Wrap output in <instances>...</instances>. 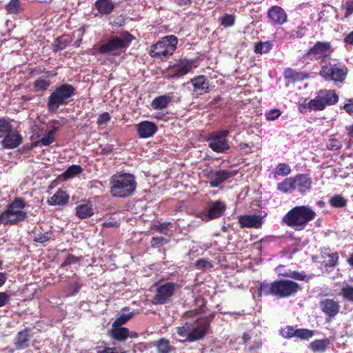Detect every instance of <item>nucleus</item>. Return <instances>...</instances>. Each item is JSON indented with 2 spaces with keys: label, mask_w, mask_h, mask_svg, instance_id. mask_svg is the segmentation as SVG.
Segmentation results:
<instances>
[{
  "label": "nucleus",
  "mask_w": 353,
  "mask_h": 353,
  "mask_svg": "<svg viewBox=\"0 0 353 353\" xmlns=\"http://www.w3.org/2000/svg\"><path fill=\"white\" fill-rule=\"evenodd\" d=\"M201 307L185 312L181 318V325L176 327L177 334L186 341L193 342L202 339L210 327V321L201 316Z\"/></svg>",
  "instance_id": "1"
},
{
  "label": "nucleus",
  "mask_w": 353,
  "mask_h": 353,
  "mask_svg": "<svg viewBox=\"0 0 353 353\" xmlns=\"http://www.w3.org/2000/svg\"><path fill=\"white\" fill-rule=\"evenodd\" d=\"M316 216V212L310 205H296L283 216L282 223L296 231H301Z\"/></svg>",
  "instance_id": "2"
},
{
  "label": "nucleus",
  "mask_w": 353,
  "mask_h": 353,
  "mask_svg": "<svg viewBox=\"0 0 353 353\" xmlns=\"http://www.w3.org/2000/svg\"><path fill=\"white\" fill-rule=\"evenodd\" d=\"M110 188L113 197L125 198L134 192L137 181L132 174L118 172L111 176Z\"/></svg>",
  "instance_id": "3"
},
{
  "label": "nucleus",
  "mask_w": 353,
  "mask_h": 353,
  "mask_svg": "<svg viewBox=\"0 0 353 353\" xmlns=\"http://www.w3.org/2000/svg\"><path fill=\"white\" fill-rule=\"evenodd\" d=\"M25 207L24 200L16 198L0 214V223L5 225H14L26 221L28 214L24 210Z\"/></svg>",
  "instance_id": "4"
},
{
  "label": "nucleus",
  "mask_w": 353,
  "mask_h": 353,
  "mask_svg": "<svg viewBox=\"0 0 353 353\" xmlns=\"http://www.w3.org/2000/svg\"><path fill=\"white\" fill-rule=\"evenodd\" d=\"M75 88L70 84L64 83L55 88L48 99L47 107L49 112H56L61 105H65L74 94Z\"/></svg>",
  "instance_id": "5"
},
{
  "label": "nucleus",
  "mask_w": 353,
  "mask_h": 353,
  "mask_svg": "<svg viewBox=\"0 0 353 353\" xmlns=\"http://www.w3.org/2000/svg\"><path fill=\"white\" fill-rule=\"evenodd\" d=\"M178 39L174 35L165 36L156 44L151 46L149 54L152 57L167 59L176 50Z\"/></svg>",
  "instance_id": "6"
},
{
  "label": "nucleus",
  "mask_w": 353,
  "mask_h": 353,
  "mask_svg": "<svg viewBox=\"0 0 353 353\" xmlns=\"http://www.w3.org/2000/svg\"><path fill=\"white\" fill-rule=\"evenodd\" d=\"M348 73L345 65L341 63L328 62L322 66L319 74L328 81L343 83L345 81Z\"/></svg>",
  "instance_id": "7"
},
{
  "label": "nucleus",
  "mask_w": 353,
  "mask_h": 353,
  "mask_svg": "<svg viewBox=\"0 0 353 353\" xmlns=\"http://www.w3.org/2000/svg\"><path fill=\"white\" fill-rule=\"evenodd\" d=\"M339 101V96L333 90H321L306 106L312 110L321 111L327 105H332Z\"/></svg>",
  "instance_id": "8"
},
{
  "label": "nucleus",
  "mask_w": 353,
  "mask_h": 353,
  "mask_svg": "<svg viewBox=\"0 0 353 353\" xmlns=\"http://www.w3.org/2000/svg\"><path fill=\"white\" fill-rule=\"evenodd\" d=\"M131 41L132 36L128 33L121 37H114L100 46L99 52L111 55L118 54L119 52L125 50Z\"/></svg>",
  "instance_id": "9"
},
{
  "label": "nucleus",
  "mask_w": 353,
  "mask_h": 353,
  "mask_svg": "<svg viewBox=\"0 0 353 353\" xmlns=\"http://www.w3.org/2000/svg\"><path fill=\"white\" fill-rule=\"evenodd\" d=\"M229 130H223L213 134L208 140L209 147L216 152L223 153L230 147L227 139Z\"/></svg>",
  "instance_id": "10"
},
{
  "label": "nucleus",
  "mask_w": 353,
  "mask_h": 353,
  "mask_svg": "<svg viewBox=\"0 0 353 353\" xmlns=\"http://www.w3.org/2000/svg\"><path fill=\"white\" fill-rule=\"evenodd\" d=\"M275 296L285 298L295 294L299 290V285L291 280L280 279L274 281Z\"/></svg>",
  "instance_id": "11"
},
{
  "label": "nucleus",
  "mask_w": 353,
  "mask_h": 353,
  "mask_svg": "<svg viewBox=\"0 0 353 353\" xmlns=\"http://www.w3.org/2000/svg\"><path fill=\"white\" fill-rule=\"evenodd\" d=\"M334 49L328 41H318L307 51V54L312 59H324L330 56Z\"/></svg>",
  "instance_id": "12"
},
{
  "label": "nucleus",
  "mask_w": 353,
  "mask_h": 353,
  "mask_svg": "<svg viewBox=\"0 0 353 353\" xmlns=\"http://www.w3.org/2000/svg\"><path fill=\"white\" fill-rule=\"evenodd\" d=\"M176 287V285L172 282H168L159 286L157 289V293L153 298L152 303L156 305L166 303L174 294Z\"/></svg>",
  "instance_id": "13"
},
{
  "label": "nucleus",
  "mask_w": 353,
  "mask_h": 353,
  "mask_svg": "<svg viewBox=\"0 0 353 353\" xmlns=\"http://www.w3.org/2000/svg\"><path fill=\"white\" fill-rule=\"evenodd\" d=\"M226 210L225 204L220 201H216L209 206L208 210L199 213V217L203 221H209L210 220L217 219L222 216Z\"/></svg>",
  "instance_id": "14"
},
{
  "label": "nucleus",
  "mask_w": 353,
  "mask_h": 353,
  "mask_svg": "<svg viewBox=\"0 0 353 353\" xmlns=\"http://www.w3.org/2000/svg\"><path fill=\"white\" fill-rule=\"evenodd\" d=\"M236 174L234 171L226 170H210L207 177L209 179L210 186L211 188H217L227 179L234 176Z\"/></svg>",
  "instance_id": "15"
},
{
  "label": "nucleus",
  "mask_w": 353,
  "mask_h": 353,
  "mask_svg": "<svg viewBox=\"0 0 353 353\" xmlns=\"http://www.w3.org/2000/svg\"><path fill=\"white\" fill-rule=\"evenodd\" d=\"M293 180L294 190H298L300 194H303L310 190L312 181L308 174H298L293 177Z\"/></svg>",
  "instance_id": "16"
},
{
  "label": "nucleus",
  "mask_w": 353,
  "mask_h": 353,
  "mask_svg": "<svg viewBox=\"0 0 353 353\" xmlns=\"http://www.w3.org/2000/svg\"><path fill=\"white\" fill-rule=\"evenodd\" d=\"M268 17L274 25H283L288 19L285 11L277 6H272L268 10Z\"/></svg>",
  "instance_id": "17"
},
{
  "label": "nucleus",
  "mask_w": 353,
  "mask_h": 353,
  "mask_svg": "<svg viewBox=\"0 0 353 353\" xmlns=\"http://www.w3.org/2000/svg\"><path fill=\"white\" fill-rule=\"evenodd\" d=\"M1 142L2 147L5 149H14L17 148L21 143L23 138L17 131L12 130L3 137Z\"/></svg>",
  "instance_id": "18"
},
{
  "label": "nucleus",
  "mask_w": 353,
  "mask_h": 353,
  "mask_svg": "<svg viewBox=\"0 0 353 353\" xmlns=\"http://www.w3.org/2000/svg\"><path fill=\"white\" fill-rule=\"evenodd\" d=\"M137 130L140 138L147 139L157 132V126L151 121H144L137 125Z\"/></svg>",
  "instance_id": "19"
},
{
  "label": "nucleus",
  "mask_w": 353,
  "mask_h": 353,
  "mask_svg": "<svg viewBox=\"0 0 353 353\" xmlns=\"http://www.w3.org/2000/svg\"><path fill=\"white\" fill-rule=\"evenodd\" d=\"M242 228H259L263 223V217L259 214L243 215L239 217Z\"/></svg>",
  "instance_id": "20"
},
{
  "label": "nucleus",
  "mask_w": 353,
  "mask_h": 353,
  "mask_svg": "<svg viewBox=\"0 0 353 353\" xmlns=\"http://www.w3.org/2000/svg\"><path fill=\"white\" fill-rule=\"evenodd\" d=\"M320 307L323 312L331 317L335 316L340 309L339 303L334 299H324L320 303Z\"/></svg>",
  "instance_id": "21"
},
{
  "label": "nucleus",
  "mask_w": 353,
  "mask_h": 353,
  "mask_svg": "<svg viewBox=\"0 0 353 353\" xmlns=\"http://www.w3.org/2000/svg\"><path fill=\"white\" fill-rule=\"evenodd\" d=\"M274 281L272 283H268L263 281L261 283L257 282L255 285L256 291L258 296H268L270 294L275 296Z\"/></svg>",
  "instance_id": "22"
},
{
  "label": "nucleus",
  "mask_w": 353,
  "mask_h": 353,
  "mask_svg": "<svg viewBox=\"0 0 353 353\" xmlns=\"http://www.w3.org/2000/svg\"><path fill=\"white\" fill-rule=\"evenodd\" d=\"M110 336L117 341H124L130 335V330L128 328L119 325L114 326L112 325V328L110 330Z\"/></svg>",
  "instance_id": "23"
},
{
  "label": "nucleus",
  "mask_w": 353,
  "mask_h": 353,
  "mask_svg": "<svg viewBox=\"0 0 353 353\" xmlns=\"http://www.w3.org/2000/svg\"><path fill=\"white\" fill-rule=\"evenodd\" d=\"M191 83L194 87V91L197 94H203L208 92V84L204 75H199L191 79Z\"/></svg>",
  "instance_id": "24"
},
{
  "label": "nucleus",
  "mask_w": 353,
  "mask_h": 353,
  "mask_svg": "<svg viewBox=\"0 0 353 353\" xmlns=\"http://www.w3.org/2000/svg\"><path fill=\"white\" fill-rule=\"evenodd\" d=\"M28 330L19 332L16 338L14 345L17 350H23L28 347V342L30 339Z\"/></svg>",
  "instance_id": "25"
},
{
  "label": "nucleus",
  "mask_w": 353,
  "mask_h": 353,
  "mask_svg": "<svg viewBox=\"0 0 353 353\" xmlns=\"http://www.w3.org/2000/svg\"><path fill=\"white\" fill-rule=\"evenodd\" d=\"M76 215L81 219H86L94 214V209L90 203L78 205L76 208Z\"/></svg>",
  "instance_id": "26"
},
{
  "label": "nucleus",
  "mask_w": 353,
  "mask_h": 353,
  "mask_svg": "<svg viewBox=\"0 0 353 353\" xmlns=\"http://www.w3.org/2000/svg\"><path fill=\"white\" fill-rule=\"evenodd\" d=\"M94 6L101 14H108L112 12L115 6L111 0H97Z\"/></svg>",
  "instance_id": "27"
},
{
  "label": "nucleus",
  "mask_w": 353,
  "mask_h": 353,
  "mask_svg": "<svg viewBox=\"0 0 353 353\" xmlns=\"http://www.w3.org/2000/svg\"><path fill=\"white\" fill-rule=\"evenodd\" d=\"M68 195L64 191H57L48 201L50 205H60L68 203Z\"/></svg>",
  "instance_id": "28"
},
{
  "label": "nucleus",
  "mask_w": 353,
  "mask_h": 353,
  "mask_svg": "<svg viewBox=\"0 0 353 353\" xmlns=\"http://www.w3.org/2000/svg\"><path fill=\"white\" fill-rule=\"evenodd\" d=\"M154 345L158 353H170L175 351V348L170 345V341L165 338L157 341Z\"/></svg>",
  "instance_id": "29"
},
{
  "label": "nucleus",
  "mask_w": 353,
  "mask_h": 353,
  "mask_svg": "<svg viewBox=\"0 0 353 353\" xmlns=\"http://www.w3.org/2000/svg\"><path fill=\"white\" fill-rule=\"evenodd\" d=\"M57 128L53 127V128L50 130L47 134H44V136L39 141L35 142L33 145L48 146L50 145L54 141V136L57 132Z\"/></svg>",
  "instance_id": "30"
},
{
  "label": "nucleus",
  "mask_w": 353,
  "mask_h": 353,
  "mask_svg": "<svg viewBox=\"0 0 353 353\" xmlns=\"http://www.w3.org/2000/svg\"><path fill=\"white\" fill-rule=\"evenodd\" d=\"M277 190L283 193H291L294 190L293 177L285 179L277 184Z\"/></svg>",
  "instance_id": "31"
},
{
  "label": "nucleus",
  "mask_w": 353,
  "mask_h": 353,
  "mask_svg": "<svg viewBox=\"0 0 353 353\" xmlns=\"http://www.w3.org/2000/svg\"><path fill=\"white\" fill-rule=\"evenodd\" d=\"M170 101V98L166 95H161L154 99L151 106L154 110H162L165 108Z\"/></svg>",
  "instance_id": "32"
},
{
  "label": "nucleus",
  "mask_w": 353,
  "mask_h": 353,
  "mask_svg": "<svg viewBox=\"0 0 353 353\" xmlns=\"http://www.w3.org/2000/svg\"><path fill=\"white\" fill-rule=\"evenodd\" d=\"M6 10L9 14H18L21 12L23 8L20 0H10L6 5Z\"/></svg>",
  "instance_id": "33"
},
{
  "label": "nucleus",
  "mask_w": 353,
  "mask_h": 353,
  "mask_svg": "<svg viewBox=\"0 0 353 353\" xmlns=\"http://www.w3.org/2000/svg\"><path fill=\"white\" fill-rule=\"evenodd\" d=\"M192 69V65L188 62H181L174 68V76L182 77L188 74Z\"/></svg>",
  "instance_id": "34"
},
{
  "label": "nucleus",
  "mask_w": 353,
  "mask_h": 353,
  "mask_svg": "<svg viewBox=\"0 0 353 353\" xmlns=\"http://www.w3.org/2000/svg\"><path fill=\"white\" fill-rule=\"evenodd\" d=\"M325 266L334 267L337 264L339 256L337 252H325L323 254Z\"/></svg>",
  "instance_id": "35"
},
{
  "label": "nucleus",
  "mask_w": 353,
  "mask_h": 353,
  "mask_svg": "<svg viewBox=\"0 0 353 353\" xmlns=\"http://www.w3.org/2000/svg\"><path fill=\"white\" fill-rule=\"evenodd\" d=\"M272 43L270 41L260 42L255 45L254 52L256 54H262L263 53H268L272 48Z\"/></svg>",
  "instance_id": "36"
},
{
  "label": "nucleus",
  "mask_w": 353,
  "mask_h": 353,
  "mask_svg": "<svg viewBox=\"0 0 353 353\" xmlns=\"http://www.w3.org/2000/svg\"><path fill=\"white\" fill-rule=\"evenodd\" d=\"M83 169L80 165H72L63 172V176L65 179L72 178L81 173Z\"/></svg>",
  "instance_id": "37"
},
{
  "label": "nucleus",
  "mask_w": 353,
  "mask_h": 353,
  "mask_svg": "<svg viewBox=\"0 0 353 353\" xmlns=\"http://www.w3.org/2000/svg\"><path fill=\"white\" fill-rule=\"evenodd\" d=\"M50 85V81L46 79L40 77L33 83L34 88L36 91H43Z\"/></svg>",
  "instance_id": "38"
},
{
  "label": "nucleus",
  "mask_w": 353,
  "mask_h": 353,
  "mask_svg": "<svg viewBox=\"0 0 353 353\" xmlns=\"http://www.w3.org/2000/svg\"><path fill=\"white\" fill-rule=\"evenodd\" d=\"M328 345L327 340H315L310 347L314 352H324Z\"/></svg>",
  "instance_id": "39"
},
{
  "label": "nucleus",
  "mask_w": 353,
  "mask_h": 353,
  "mask_svg": "<svg viewBox=\"0 0 353 353\" xmlns=\"http://www.w3.org/2000/svg\"><path fill=\"white\" fill-rule=\"evenodd\" d=\"M220 22L221 26L225 28L232 27L235 22V17L233 14L225 13L221 18Z\"/></svg>",
  "instance_id": "40"
},
{
  "label": "nucleus",
  "mask_w": 353,
  "mask_h": 353,
  "mask_svg": "<svg viewBox=\"0 0 353 353\" xmlns=\"http://www.w3.org/2000/svg\"><path fill=\"white\" fill-rule=\"evenodd\" d=\"M330 203L335 208H342L346 205V200L340 194H336L331 197Z\"/></svg>",
  "instance_id": "41"
},
{
  "label": "nucleus",
  "mask_w": 353,
  "mask_h": 353,
  "mask_svg": "<svg viewBox=\"0 0 353 353\" xmlns=\"http://www.w3.org/2000/svg\"><path fill=\"white\" fill-rule=\"evenodd\" d=\"M12 125L3 119H0V137L3 138L4 136L7 135L12 132Z\"/></svg>",
  "instance_id": "42"
},
{
  "label": "nucleus",
  "mask_w": 353,
  "mask_h": 353,
  "mask_svg": "<svg viewBox=\"0 0 353 353\" xmlns=\"http://www.w3.org/2000/svg\"><path fill=\"white\" fill-rule=\"evenodd\" d=\"M134 312H130L128 314H121L114 320L112 324L114 326H121V325L128 322L131 318L134 316Z\"/></svg>",
  "instance_id": "43"
},
{
  "label": "nucleus",
  "mask_w": 353,
  "mask_h": 353,
  "mask_svg": "<svg viewBox=\"0 0 353 353\" xmlns=\"http://www.w3.org/2000/svg\"><path fill=\"white\" fill-rule=\"evenodd\" d=\"M276 172L279 176H285L290 174L291 168L288 164L281 163L276 166Z\"/></svg>",
  "instance_id": "44"
},
{
  "label": "nucleus",
  "mask_w": 353,
  "mask_h": 353,
  "mask_svg": "<svg viewBox=\"0 0 353 353\" xmlns=\"http://www.w3.org/2000/svg\"><path fill=\"white\" fill-rule=\"evenodd\" d=\"M314 335L313 331L307 329H297L296 330V336L297 338L303 340H308Z\"/></svg>",
  "instance_id": "45"
},
{
  "label": "nucleus",
  "mask_w": 353,
  "mask_h": 353,
  "mask_svg": "<svg viewBox=\"0 0 353 353\" xmlns=\"http://www.w3.org/2000/svg\"><path fill=\"white\" fill-rule=\"evenodd\" d=\"M327 149L330 151H337L342 148L341 142L337 139H330L326 145Z\"/></svg>",
  "instance_id": "46"
},
{
  "label": "nucleus",
  "mask_w": 353,
  "mask_h": 353,
  "mask_svg": "<svg viewBox=\"0 0 353 353\" xmlns=\"http://www.w3.org/2000/svg\"><path fill=\"white\" fill-rule=\"evenodd\" d=\"M307 32V28L305 26H298L296 29L293 30L290 34V39L301 38Z\"/></svg>",
  "instance_id": "47"
},
{
  "label": "nucleus",
  "mask_w": 353,
  "mask_h": 353,
  "mask_svg": "<svg viewBox=\"0 0 353 353\" xmlns=\"http://www.w3.org/2000/svg\"><path fill=\"white\" fill-rule=\"evenodd\" d=\"M281 114V112L279 109L274 108L267 111L265 114V117L268 121H274L277 119Z\"/></svg>",
  "instance_id": "48"
},
{
  "label": "nucleus",
  "mask_w": 353,
  "mask_h": 353,
  "mask_svg": "<svg viewBox=\"0 0 353 353\" xmlns=\"http://www.w3.org/2000/svg\"><path fill=\"white\" fill-rule=\"evenodd\" d=\"M341 294L343 296L350 301L353 302V287L350 285H346L342 288Z\"/></svg>",
  "instance_id": "49"
},
{
  "label": "nucleus",
  "mask_w": 353,
  "mask_h": 353,
  "mask_svg": "<svg viewBox=\"0 0 353 353\" xmlns=\"http://www.w3.org/2000/svg\"><path fill=\"white\" fill-rule=\"evenodd\" d=\"M51 234L50 232L41 233L39 232L34 234V241L38 243H45L50 240Z\"/></svg>",
  "instance_id": "50"
},
{
  "label": "nucleus",
  "mask_w": 353,
  "mask_h": 353,
  "mask_svg": "<svg viewBox=\"0 0 353 353\" xmlns=\"http://www.w3.org/2000/svg\"><path fill=\"white\" fill-rule=\"evenodd\" d=\"M281 334L284 338H291L296 336V330L292 326H287L285 328L281 329Z\"/></svg>",
  "instance_id": "51"
},
{
  "label": "nucleus",
  "mask_w": 353,
  "mask_h": 353,
  "mask_svg": "<svg viewBox=\"0 0 353 353\" xmlns=\"http://www.w3.org/2000/svg\"><path fill=\"white\" fill-rule=\"evenodd\" d=\"M66 41L63 37H59L55 39L54 43V48L55 51L61 50L66 47Z\"/></svg>",
  "instance_id": "52"
},
{
  "label": "nucleus",
  "mask_w": 353,
  "mask_h": 353,
  "mask_svg": "<svg viewBox=\"0 0 353 353\" xmlns=\"http://www.w3.org/2000/svg\"><path fill=\"white\" fill-rule=\"evenodd\" d=\"M110 119V115L108 112H103L101 114L98 119L97 123L98 125H105Z\"/></svg>",
  "instance_id": "53"
},
{
  "label": "nucleus",
  "mask_w": 353,
  "mask_h": 353,
  "mask_svg": "<svg viewBox=\"0 0 353 353\" xmlns=\"http://www.w3.org/2000/svg\"><path fill=\"white\" fill-rule=\"evenodd\" d=\"M285 276H288L290 278H292L294 279L299 280V281H303L306 275L303 272H291L290 273H287L283 274Z\"/></svg>",
  "instance_id": "54"
},
{
  "label": "nucleus",
  "mask_w": 353,
  "mask_h": 353,
  "mask_svg": "<svg viewBox=\"0 0 353 353\" xmlns=\"http://www.w3.org/2000/svg\"><path fill=\"white\" fill-rule=\"evenodd\" d=\"M166 243L167 240L163 237H153L151 241L152 246H160L165 244Z\"/></svg>",
  "instance_id": "55"
},
{
  "label": "nucleus",
  "mask_w": 353,
  "mask_h": 353,
  "mask_svg": "<svg viewBox=\"0 0 353 353\" xmlns=\"http://www.w3.org/2000/svg\"><path fill=\"white\" fill-rule=\"evenodd\" d=\"M81 287V285L77 282L70 284L68 287L69 294L74 295L77 294L80 290Z\"/></svg>",
  "instance_id": "56"
},
{
  "label": "nucleus",
  "mask_w": 353,
  "mask_h": 353,
  "mask_svg": "<svg viewBox=\"0 0 353 353\" xmlns=\"http://www.w3.org/2000/svg\"><path fill=\"white\" fill-rule=\"evenodd\" d=\"M78 258L73 256V255H71V254H69L67 258L65 259V261L62 263L61 265V267H64V266H67V265H71V264H74V263H76L77 262H78Z\"/></svg>",
  "instance_id": "57"
},
{
  "label": "nucleus",
  "mask_w": 353,
  "mask_h": 353,
  "mask_svg": "<svg viewBox=\"0 0 353 353\" xmlns=\"http://www.w3.org/2000/svg\"><path fill=\"white\" fill-rule=\"evenodd\" d=\"M343 109L350 115H353V99H350L343 105Z\"/></svg>",
  "instance_id": "58"
},
{
  "label": "nucleus",
  "mask_w": 353,
  "mask_h": 353,
  "mask_svg": "<svg viewBox=\"0 0 353 353\" xmlns=\"http://www.w3.org/2000/svg\"><path fill=\"white\" fill-rule=\"evenodd\" d=\"M98 353H125V352L117 347H106L104 349H103L102 350L98 351Z\"/></svg>",
  "instance_id": "59"
},
{
  "label": "nucleus",
  "mask_w": 353,
  "mask_h": 353,
  "mask_svg": "<svg viewBox=\"0 0 353 353\" xmlns=\"http://www.w3.org/2000/svg\"><path fill=\"white\" fill-rule=\"evenodd\" d=\"M9 299L10 297L6 292H0V307L4 306L9 301Z\"/></svg>",
  "instance_id": "60"
},
{
  "label": "nucleus",
  "mask_w": 353,
  "mask_h": 353,
  "mask_svg": "<svg viewBox=\"0 0 353 353\" xmlns=\"http://www.w3.org/2000/svg\"><path fill=\"white\" fill-rule=\"evenodd\" d=\"M101 153L102 154H108L113 150V145L110 144H106L105 145H101Z\"/></svg>",
  "instance_id": "61"
},
{
  "label": "nucleus",
  "mask_w": 353,
  "mask_h": 353,
  "mask_svg": "<svg viewBox=\"0 0 353 353\" xmlns=\"http://www.w3.org/2000/svg\"><path fill=\"white\" fill-rule=\"evenodd\" d=\"M345 8L347 11V14L348 15L353 13V0L352 1H347L345 3Z\"/></svg>",
  "instance_id": "62"
},
{
  "label": "nucleus",
  "mask_w": 353,
  "mask_h": 353,
  "mask_svg": "<svg viewBox=\"0 0 353 353\" xmlns=\"http://www.w3.org/2000/svg\"><path fill=\"white\" fill-rule=\"evenodd\" d=\"M196 265L198 268H206L210 266V263L205 259H199L196 261Z\"/></svg>",
  "instance_id": "63"
},
{
  "label": "nucleus",
  "mask_w": 353,
  "mask_h": 353,
  "mask_svg": "<svg viewBox=\"0 0 353 353\" xmlns=\"http://www.w3.org/2000/svg\"><path fill=\"white\" fill-rule=\"evenodd\" d=\"M344 41L346 43L353 45V31L350 32L345 38Z\"/></svg>",
  "instance_id": "64"
}]
</instances>
